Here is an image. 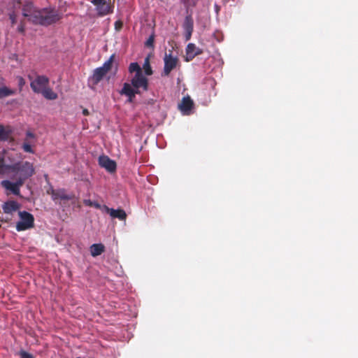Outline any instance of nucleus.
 <instances>
[{
  "instance_id": "obj_2",
  "label": "nucleus",
  "mask_w": 358,
  "mask_h": 358,
  "mask_svg": "<svg viewBox=\"0 0 358 358\" xmlns=\"http://www.w3.org/2000/svg\"><path fill=\"white\" fill-rule=\"evenodd\" d=\"M33 163L22 161L13 164H5L4 159L0 158V175L6 176L12 180H17L24 184L27 180L35 174Z\"/></svg>"
},
{
  "instance_id": "obj_18",
  "label": "nucleus",
  "mask_w": 358,
  "mask_h": 358,
  "mask_svg": "<svg viewBox=\"0 0 358 358\" xmlns=\"http://www.w3.org/2000/svg\"><path fill=\"white\" fill-rule=\"evenodd\" d=\"M12 131L10 127H5L0 124V141H8L11 135Z\"/></svg>"
},
{
  "instance_id": "obj_19",
  "label": "nucleus",
  "mask_w": 358,
  "mask_h": 358,
  "mask_svg": "<svg viewBox=\"0 0 358 358\" xmlns=\"http://www.w3.org/2000/svg\"><path fill=\"white\" fill-rule=\"evenodd\" d=\"M182 28L184 31H194V20L192 15H188L185 17Z\"/></svg>"
},
{
  "instance_id": "obj_6",
  "label": "nucleus",
  "mask_w": 358,
  "mask_h": 358,
  "mask_svg": "<svg viewBox=\"0 0 358 358\" xmlns=\"http://www.w3.org/2000/svg\"><path fill=\"white\" fill-rule=\"evenodd\" d=\"M164 66L162 73V76H169L171 72L178 65L179 59L172 54V51L169 53H165L164 57Z\"/></svg>"
},
{
  "instance_id": "obj_32",
  "label": "nucleus",
  "mask_w": 358,
  "mask_h": 358,
  "mask_svg": "<svg viewBox=\"0 0 358 358\" xmlns=\"http://www.w3.org/2000/svg\"><path fill=\"white\" fill-rule=\"evenodd\" d=\"M193 31H185V38L187 41L190 40Z\"/></svg>"
},
{
  "instance_id": "obj_27",
  "label": "nucleus",
  "mask_w": 358,
  "mask_h": 358,
  "mask_svg": "<svg viewBox=\"0 0 358 358\" xmlns=\"http://www.w3.org/2000/svg\"><path fill=\"white\" fill-rule=\"evenodd\" d=\"M17 31L22 34H24L25 33V23L24 22V21H21L18 27H17Z\"/></svg>"
},
{
  "instance_id": "obj_28",
  "label": "nucleus",
  "mask_w": 358,
  "mask_h": 358,
  "mask_svg": "<svg viewBox=\"0 0 358 358\" xmlns=\"http://www.w3.org/2000/svg\"><path fill=\"white\" fill-rule=\"evenodd\" d=\"M35 138L34 134H33L32 132L28 131L26 133V138H25L24 141L30 142V140L32 139V138Z\"/></svg>"
},
{
  "instance_id": "obj_13",
  "label": "nucleus",
  "mask_w": 358,
  "mask_h": 358,
  "mask_svg": "<svg viewBox=\"0 0 358 358\" xmlns=\"http://www.w3.org/2000/svg\"><path fill=\"white\" fill-rule=\"evenodd\" d=\"M194 106V102L189 96L183 97L178 105L179 110L184 115H189Z\"/></svg>"
},
{
  "instance_id": "obj_7",
  "label": "nucleus",
  "mask_w": 358,
  "mask_h": 358,
  "mask_svg": "<svg viewBox=\"0 0 358 358\" xmlns=\"http://www.w3.org/2000/svg\"><path fill=\"white\" fill-rule=\"evenodd\" d=\"M91 2L96 6L99 16H104L113 12L114 6L111 0H92Z\"/></svg>"
},
{
  "instance_id": "obj_14",
  "label": "nucleus",
  "mask_w": 358,
  "mask_h": 358,
  "mask_svg": "<svg viewBox=\"0 0 358 358\" xmlns=\"http://www.w3.org/2000/svg\"><path fill=\"white\" fill-rule=\"evenodd\" d=\"M20 205L15 201L9 200L2 205V210L5 214L12 215L13 213L18 210Z\"/></svg>"
},
{
  "instance_id": "obj_5",
  "label": "nucleus",
  "mask_w": 358,
  "mask_h": 358,
  "mask_svg": "<svg viewBox=\"0 0 358 358\" xmlns=\"http://www.w3.org/2000/svg\"><path fill=\"white\" fill-rule=\"evenodd\" d=\"M18 215L20 220L16 224L17 231H25L34 227V217L32 214L24 210L19 211Z\"/></svg>"
},
{
  "instance_id": "obj_10",
  "label": "nucleus",
  "mask_w": 358,
  "mask_h": 358,
  "mask_svg": "<svg viewBox=\"0 0 358 358\" xmlns=\"http://www.w3.org/2000/svg\"><path fill=\"white\" fill-rule=\"evenodd\" d=\"M47 193L51 195L53 201L58 199L70 201L73 199L75 197V195L73 193L67 194L66 189H55L52 187H50V189L47 191Z\"/></svg>"
},
{
  "instance_id": "obj_8",
  "label": "nucleus",
  "mask_w": 358,
  "mask_h": 358,
  "mask_svg": "<svg viewBox=\"0 0 358 358\" xmlns=\"http://www.w3.org/2000/svg\"><path fill=\"white\" fill-rule=\"evenodd\" d=\"M49 85V78L45 76H37L30 83L31 90L38 94H41Z\"/></svg>"
},
{
  "instance_id": "obj_31",
  "label": "nucleus",
  "mask_w": 358,
  "mask_h": 358,
  "mask_svg": "<svg viewBox=\"0 0 358 358\" xmlns=\"http://www.w3.org/2000/svg\"><path fill=\"white\" fill-rule=\"evenodd\" d=\"M123 26V23L120 20H117L115 22V29L116 31H120Z\"/></svg>"
},
{
  "instance_id": "obj_16",
  "label": "nucleus",
  "mask_w": 358,
  "mask_h": 358,
  "mask_svg": "<svg viewBox=\"0 0 358 358\" xmlns=\"http://www.w3.org/2000/svg\"><path fill=\"white\" fill-rule=\"evenodd\" d=\"M22 10L23 16L28 17L29 19L32 17L35 11H37L38 9L34 7V3L31 1H25L22 4Z\"/></svg>"
},
{
  "instance_id": "obj_30",
  "label": "nucleus",
  "mask_w": 358,
  "mask_h": 358,
  "mask_svg": "<svg viewBox=\"0 0 358 358\" xmlns=\"http://www.w3.org/2000/svg\"><path fill=\"white\" fill-rule=\"evenodd\" d=\"M17 79H18V86H19L20 90H21L22 89L23 86L25 85V80L21 76H19L17 78Z\"/></svg>"
},
{
  "instance_id": "obj_23",
  "label": "nucleus",
  "mask_w": 358,
  "mask_h": 358,
  "mask_svg": "<svg viewBox=\"0 0 358 358\" xmlns=\"http://www.w3.org/2000/svg\"><path fill=\"white\" fill-rule=\"evenodd\" d=\"M83 203L87 206L94 207L96 209L103 208V206H101V204H99L98 202L91 201L90 199H85L83 201Z\"/></svg>"
},
{
  "instance_id": "obj_3",
  "label": "nucleus",
  "mask_w": 358,
  "mask_h": 358,
  "mask_svg": "<svg viewBox=\"0 0 358 358\" xmlns=\"http://www.w3.org/2000/svg\"><path fill=\"white\" fill-rule=\"evenodd\" d=\"M60 19L61 16L57 10L51 8H45L35 11L32 17L29 18V21L34 24L47 27L56 23Z\"/></svg>"
},
{
  "instance_id": "obj_21",
  "label": "nucleus",
  "mask_w": 358,
  "mask_h": 358,
  "mask_svg": "<svg viewBox=\"0 0 358 358\" xmlns=\"http://www.w3.org/2000/svg\"><path fill=\"white\" fill-rule=\"evenodd\" d=\"M15 90L9 89L7 87H0V99H3L9 96L14 95Z\"/></svg>"
},
{
  "instance_id": "obj_1",
  "label": "nucleus",
  "mask_w": 358,
  "mask_h": 358,
  "mask_svg": "<svg viewBox=\"0 0 358 358\" xmlns=\"http://www.w3.org/2000/svg\"><path fill=\"white\" fill-rule=\"evenodd\" d=\"M128 71L129 73H135L131 79V84L125 83L120 92L122 95L128 97V101L132 102L136 94L140 93V89L146 92L148 90V79L143 75L142 69L137 62L129 64Z\"/></svg>"
},
{
  "instance_id": "obj_15",
  "label": "nucleus",
  "mask_w": 358,
  "mask_h": 358,
  "mask_svg": "<svg viewBox=\"0 0 358 358\" xmlns=\"http://www.w3.org/2000/svg\"><path fill=\"white\" fill-rule=\"evenodd\" d=\"M103 208L113 218H118L120 220H125L127 218V214L122 209L115 210L106 205L103 206Z\"/></svg>"
},
{
  "instance_id": "obj_9",
  "label": "nucleus",
  "mask_w": 358,
  "mask_h": 358,
  "mask_svg": "<svg viewBox=\"0 0 358 358\" xmlns=\"http://www.w3.org/2000/svg\"><path fill=\"white\" fill-rule=\"evenodd\" d=\"M3 180L1 182V185L9 192L16 196H20V188L24 185L20 181L17 180Z\"/></svg>"
},
{
  "instance_id": "obj_12",
  "label": "nucleus",
  "mask_w": 358,
  "mask_h": 358,
  "mask_svg": "<svg viewBox=\"0 0 358 358\" xmlns=\"http://www.w3.org/2000/svg\"><path fill=\"white\" fill-rule=\"evenodd\" d=\"M99 164L110 173H113L116 171L117 165L115 162L110 159L108 156H100L99 157Z\"/></svg>"
},
{
  "instance_id": "obj_17",
  "label": "nucleus",
  "mask_w": 358,
  "mask_h": 358,
  "mask_svg": "<svg viewBox=\"0 0 358 358\" xmlns=\"http://www.w3.org/2000/svg\"><path fill=\"white\" fill-rule=\"evenodd\" d=\"M90 250L91 255L95 257L101 255L105 251V246L102 243H94L90 246Z\"/></svg>"
},
{
  "instance_id": "obj_33",
  "label": "nucleus",
  "mask_w": 358,
  "mask_h": 358,
  "mask_svg": "<svg viewBox=\"0 0 358 358\" xmlns=\"http://www.w3.org/2000/svg\"><path fill=\"white\" fill-rule=\"evenodd\" d=\"M83 114L85 115V116H87L90 114L89 113V110L87 109V108H84L83 110Z\"/></svg>"
},
{
  "instance_id": "obj_29",
  "label": "nucleus",
  "mask_w": 358,
  "mask_h": 358,
  "mask_svg": "<svg viewBox=\"0 0 358 358\" xmlns=\"http://www.w3.org/2000/svg\"><path fill=\"white\" fill-rule=\"evenodd\" d=\"M9 19L10 20V22H11V25L12 26H14V24L16 23L17 22V18H16V15L14 13H12L9 15Z\"/></svg>"
},
{
  "instance_id": "obj_20",
  "label": "nucleus",
  "mask_w": 358,
  "mask_h": 358,
  "mask_svg": "<svg viewBox=\"0 0 358 358\" xmlns=\"http://www.w3.org/2000/svg\"><path fill=\"white\" fill-rule=\"evenodd\" d=\"M41 94L48 100H55L58 97L57 94L48 87V86Z\"/></svg>"
},
{
  "instance_id": "obj_11",
  "label": "nucleus",
  "mask_w": 358,
  "mask_h": 358,
  "mask_svg": "<svg viewBox=\"0 0 358 358\" xmlns=\"http://www.w3.org/2000/svg\"><path fill=\"white\" fill-rule=\"evenodd\" d=\"M203 52V50L196 47L194 43H188L185 50V60L186 62L192 61L196 56L201 55Z\"/></svg>"
},
{
  "instance_id": "obj_25",
  "label": "nucleus",
  "mask_w": 358,
  "mask_h": 358,
  "mask_svg": "<svg viewBox=\"0 0 358 358\" xmlns=\"http://www.w3.org/2000/svg\"><path fill=\"white\" fill-rule=\"evenodd\" d=\"M155 41V34H151L145 42V46L148 48H153Z\"/></svg>"
},
{
  "instance_id": "obj_34",
  "label": "nucleus",
  "mask_w": 358,
  "mask_h": 358,
  "mask_svg": "<svg viewBox=\"0 0 358 358\" xmlns=\"http://www.w3.org/2000/svg\"><path fill=\"white\" fill-rule=\"evenodd\" d=\"M77 358H80V357H77Z\"/></svg>"
},
{
  "instance_id": "obj_24",
  "label": "nucleus",
  "mask_w": 358,
  "mask_h": 358,
  "mask_svg": "<svg viewBox=\"0 0 358 358\" xmlns=\"http://www.w3.org/2000/svg\"><path fill=\"white\" fill-rule=\"evenodd\" d=\"M22 149L24 152H29V153H34V151L32 149L30 142L24 141L22 144Z\"/></svg>"
},
{
  "instance_id": "obj_26",
  "label": "nucleus",
  "mask_w": 358,
  "mask_h": 358,
  "mask_svg": "<svg viewBox=\"0 0 358 358\" xmlns=\"http://www.w3.org/2000/svg\"><path fill=\"white\" fill-rule=\"evenodd\" d=\"M19 355L20 358H34L31 354L22 350L19 352Z\"/></svg>"
},
{
  "instance_id": "obj_4",
  "label": "nucleus",
  "mask_w": 358,
  "mask_h": 358,
  "mask_svg": "<svg viewBox=\"0 0 358 358\" xmlns=\"http://www.w3.org/2000/svg\"><path fill=\"white\" fill-rule=\"evenodd\" d=\"M114 59L115 55H112L109 59L103 63L102 66L98 67L94 70L92 75L88 78V85L91 88H94L107 73L111 70Z\"/></svg>"
},
{
  "instance_id": "obj_22",
  "label": "nucleus",
  "mask_w": 358,
  "mask_h": 358,
  "mask_svg": "<svg viewBox=\"0 0 358 358\" xmlns=\"http://www.w3.org/2000/svg\"><path fill=\"white\" fill-rule=\"evenodd\" d=\"M143 69L146 76H151L153 73L152 69L150 64V59L148 57L145 58L143 64Z\"/></svg>"
}]
</instances>
